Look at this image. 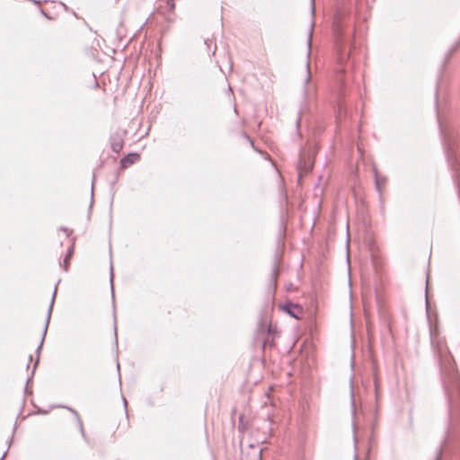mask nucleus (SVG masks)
<instances>
[{
	"label": "nucleus",
	"mask_w": 460,
	"mask_h": 460,
	"mask_svg": "<svg viewBox=\"0 0 460 460\" xmlns=\"http://www.w3.org/2000/svg\"><path fill=\"white\" fill-rule=\"evenodd\" d=\"M280 309L295 319H300L303 314V308L297 304L288 303L281 305Z\"/></svg>",
	"instance_id": "f257e3e1"
},
{
	"label": "nucleus",
	"mask_w": 460,
	"mask_h": 460,
	"mask_svg": "<svg viewBox=\"0 0 460 460\" xmlns=\"http://www.w3.org/2000/svg\"><path fill=\"white\" fill-rule=\"evenodd\" d=\"M137 157H138V155L137 154H131V155L124 157L121 160V164L124 167H126L128 164H134L137 161Z\"/></svg>",
	"instance_id": "f03ea898"
},
{
	"label": "nucleus",
	"mask_w": 460,
	"mask_h": 460,
	"mask_svg": "<svg viewBox=\"0 0 460 460\" xmlns=\"http://www.w3.org/2000/svg\"><path fill=\"white\" fill-rule=\"evenodd\" d=\"M55 296H56V290L54 291V294H53V296H52V300H51V304H50V305L49 307L47 320H46V323H45V327H44L43 336H45V334L47 332L48 324H49V319H50L51 310H52L53 303H54V300H55Z\"/></svg>",
	"instance_id": "7ed1b4c3"
},
{
	"label": "nucleus",
	"mask_w": 460,
	"mask_h": 460,
	"mask_svg": "<svg viewBox=\"0 0 460 460\" xmlns=\"http://www.w3.org/2000/svg\"><path fill=\"white\" fill-rule=\"evenodd\" d=\"M313 26H314V23L312 22V24H311V30H310V31H309V35H308V47H309V48L311 47V39H312V34H313V30H312V28H313Z\"/></svg>",
	"instance_id": "20e7f679"
},
{
	"label": "nucleus",
	"mask_w": 460,
	"mask_h": 460,
	"mask_svg": "<svg viewBox=\"0 0 460 460\" xmlns=\"http://www.w3.org/2000/svg\"><path fill=\"white\" fill-rule=\"evenodd\" d=\"M311 10H312V13H314V0H311Z\"/></svg>",
	"instance_id": "39448f33"
},
{
	"label": "nucleus",
	"mask_w": 460,
	"mask_h": 460,
	"mask_svg": "<svg viewBox=\"0 0 460 460\" xmlns=\"http://www.w3.org/2000/svg\"><path fill=\"white\" fill-rule=\"evenodd\" d=\"M111 285H113V272H112V269L111 270ZM113 286H111L112 288Z\"/></svg>",
	"instance_id": "423d86ee"
},
{
	"label": "nucleus",
	"mask_w": 460,
	"mask_h": 460,
	"mask_svg": "<svg viewBox=\"0 0 460 460\" xmlns=\"http://www.w3.org/2000/svg\"><path fill=\"white\" fill-rule=\"evenodd\" d=\"M306 67H307V72L309 73V62L306 63ZM309 78H310V76L308 75L307 77H306V82L309 81Z\"/></svg>",
	"instance_id": "0eeeda50"
},
{
	"label": "nucleus",
	"mask_w": 460,
	"mask_h": 460,
	"mask_svg": "<svg viewBox=\"0 0 460 460\" xmlns=\"http://www.w3.org/2000/svg\"><path fill=\"white\" fill-rule=\"evenodd\" d=\"M119 148H120V146H113V149H114V150L118 151V150H119Z\"/></svg>",
	"instance_id": "6e6552de"
},
{
	"label": "nucleus",
	"mask_w": 460,
	"mask_h": 460,
	"mask_svg": "<svg viewBox=\"0 0 460 460\" xmlns=\"http://www.w3.org/2000/svg\"><path fill=\"white\" fill-rule=\"evenodd\" d=\"M79 426H80L81 430L83 431V423L80 420H79Z\"/></svg>",
	"instance_id": "1a4fd4ad"
},
{
	"label": "nucleus",
	"mask_w": 460,
	"mask_h": 460,
	"mask_svg": "<svg viewBox=\"0 0 460 460\" xmlns=\"http://www.w3.org/2000/svg\"><path fill=\"white\" fill-rule=\"evenodd\" d=\"M71 411H73L75 413V415H76L78 417L77 412L75 411L71 410Z\"/></svg>",
	"instance_id": "9d476101"
},
{
	"label": "nucleus",
	"mask_w": 460,
	"mask_h": 460,
	"mask_svg": "<svg viewBox=\"0 0 460 460\" xmlns=\"http://www.w3.org/2000/svg\"><path fill=\"white\" fill-rule=\"evenodd\" d=\"M68 257H70V252L67 254V256H66V260H65L66 261V260L68 259Z\"/></svg>",
	"instance_id": "9b49d317"
}]
</instances>
